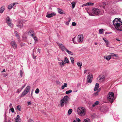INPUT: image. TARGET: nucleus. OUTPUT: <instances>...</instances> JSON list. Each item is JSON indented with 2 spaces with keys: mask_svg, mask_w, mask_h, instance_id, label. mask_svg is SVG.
Returning a JSON list of instances; mask_svg holds the SVG:
<instances>
[{
  "mask_svg": "<svg viewBox=\"0 0 122 122\" xmlns=\"http://www.w3.org/2000/svg\"><path fill=\"white\" fill-rule=\"evenodd\" d=\"M113 23L115 28L117 30L122 31V22L117 18H115L113 21Z\"/></svg>",
  "mask_w": 122,
  "mask_h": 122,
  "instance_id": "1",
  "label": "nucleus"
},
{
  "mask_svg": "<svg viewBox=\"0 0 122 122\" xmlns=\"http://www.w3.org/2000/svg\"><path fill=\"white\" fill-rule=\"evenodd\" d=\"M87 12L89 15L92 16H95L101 14L100 10L95 8H93L89 12L87 11Z\"/></svg>",
  "mask_w": 122,
  "mask_h": 122,
  "instance_id": "2",
  "label": "nucleus"
},
{
  "mask_svg": "<svg viewBox=\"0 0 122 122\" xmlns=\"http://www.w3.org/2000/svg\"><path fill=\"white\" fill-rule=\"evenodd\" d=\"M86 110L84 107H80L77 109V114L81 116H84L86 114Z\"/></svg>",
  "mask_w": 122,
  "mask_h": 122,
  "instance_id": "3",
  "label": "nucleus"
},
{
  "mask_svg": "<svg viewBox=\"0 0 122 122\" xmlns=\"http://www.w3.org/2000/svg\"><path fill=\"white\" fill-rule=\"evenodd\" d=\"M70 98L67 95L65 96L60 101V106L61 107H63L65 104H67L69 101Z\"/></svg>",
  "mask_w": 122,
  "mask_h": 122,
  "instance_id": "4",
  "label": "nucleus"
},
{
  "mask_svg": "<svg viewBox=\"0 0 122 122\" xmlns=\"http://www.w3.org/2000/svg\"><path fill=\"white\" fill-rule=\"evenodd\" d=\"M114 96V94L113 92H110L108 94L107 99L111 103H112L115 99Z\"/></svg>",
  "mask_w": 122,
  "mask_h": 122,
  "instance_id": "5",
  "label": "nucleus"
},
{
  "mask_svg": "<svg viewBox=\"0 0 122 122\" xmlns=\"http://www.w3.org/2000/svg\"><path fill=\"white\" fill-rule=\"evenodd\" d=\"M56 43L58 45L59 48L61 49L62 51H66L67 48L62 44L58 42H57Z\"/></svg>",
  "mask_w": 122,
  "mask_h": 122,
  "instance_id": "6",
  "label": "nucleus"
},
{
  "mask_svg": "<svg viewBox=\"0 0 122 122\" xmlns=\"http://www.w3.org/2000/svg\"><path fill=\"white\" fill-rule=\"evenodd\" d=\"M83 35H79L77 38V40L78 43H81L83 41Z\"/></svg>",
  "mask_w": 122,
  "mask_h": 122,
  "instance_id": "7",
  "label": "nucleus"
},
{
  "mask_svg": "<svg viewBox=\"0 0 122 122\" xmlns=\"http://www.w3.org/2000/svg\"><path fill=\"white\" fill-rule=\"evenodd\" d=\"M92 78L93 76L92 74H90L87 77V82L91 83L92 82Z\"/></svg>",
  "mask_w": 122,
  "mask_h": 122,
  "instance_id": "8",
  "label": "nucleus"
},
{
  "mask_svg": "<svg viewBox=\"0 0 122 122\" xmlns=\"http://www.w3.org/2000/svg\"><path fill=\"white\" fill-rule=\"evenodd\" d=\"M10 44L14 49H15L17 48V45L15 41H11L10 43Z\"/></svg>",
  "mask_w": 122,
  "mask_h": 122,
  "instance_id": "9",
  "label": "nucleus"
},
{
  "mask_svg": "<svg viewBox=\"0 0 122 122\" xmlns=\"http://www.w3.org/2000/svg\"><path fill=\"white\" fill-rule=\"evenodd\" d=\"M18 4L17 2L14 3H12L9 5L8 6V8L9 10L11 9L15 5Z\"/></svg>",
  "mask_w": 122,
  "mask_h": 122,
  "instance_id": "10",
  "label": "nucleus"
},
{
  "mask_svg": "<svg viewBox=\"0 0 122 122\" xmlns=\"http://www.w3.org/2000/svg\"><path fill=\"white\" fill-rule=\"evenodd\" d=\"M56 15V13L55 12H53L50 14H47L46 17L48 18H50Z\"/></svg>",
  "mask_w": 122,
  "mask_h": 122,
  "instance_id": "11",
  "label": "nucleus"
},
{
  "mask_svg": "<svg viewBox=\"0 0 122 122\" xmlns=\"http://www.w3.org/2000/svg\"><path fill=\"white\" fill-rule=\"evenodd\" d=\"M99 81L102 82L104 81L105 80V77L104 76H99L98 78Z\"/></svg>",
  "mask_w": 122,
  "mask_h": 122,
  "instance_id": "12",
  "label": "nucleus"
},
{
  "mask_svg": "<svg viewBox=\"0 0 122 122\" xmlns=\"http://www.w3.org/2000/svg\"><path fill=\"white\" fill-rule=\"evenodd\" d=\"M15 122H21V119L19 115H17L16 117L15 118Z\"/></svg>",
  "mask_w": 122,
  "mask_h": 122,
  "instance_id": "13",
  "label": "nucleus"
},
{
  "mask_svg": "<svg viewBox=\"0 0 122 122\" xmlns=\"http://www.w3.org/2000/svg\"><path fill=\"white\" fill-rule=\"evenodd\" d=\"M5 21L6 22L7 24L11 22V20L8 16L6 18Z\"/></svg>",
  "mask_w": 122,
  "mask_h": 122,
  "instance_id": "14",
  "label": "nucleus"
},
{
  "mask_svg": "<svg viewBox=\"0 0 122 122\" xmlns=\"http://www.w3.org/2000/svg\"><path fill=\"white\" fill-rule=\"evenodd\" d=\"M61 62H58V63L59 65L61 67H62L65 64V63L63 62V60H61Z\"/></svg>",
  "mask_w": 122,
  "mask_h": 122,
  "instance_id": "15",
  "label": "nucleus"
},
{
  "mask_svg": "<svg viewBox=\"0 0 122 122\" xmlns=\"http://www.w3.org/2000/svg\"><path fill=\"white\" fill-rule=\"evenodd\" d=\"M28 92L27 91L24 90L23 92L21 94L20 97H23L24 96L26 95Z\"/></svg>",
  "mask_w": 122,
  "mask_h": 122,
  "instance_id": "16",
  "label": "nucleus"
},
{
  "mask_svg": "<svg viewBox=\"0 0 122 122\" xmlns=\"http://www.w3.org/2000/svg\"><path fill=\"white\" fill-rule=\"evenodd\" d=\"M57 9L58 12L59 13L61 14H65V13H64V11L63 10H62L61 9L59 8H57Z\"/></svg>",
  "mask_w": 122,
  "mask_h": 122,
  "instance_id": "17",
  "label": "nucleus"
},
{
  "mask_svg": "<svg viewBox=\"0 0 122 122\" xmlns=\"http://www.w3.org/2000/svg\"><path fill=\"white\" fill-rule=\"evenodd\" d=\"M30 36L34 39L35 42L37 41V39L35 35L33 34H31L30 35Z\"/></svg>",
  "mask_w": 122,
  "mask_h": 122,
  "instance_id": "18",
  "label": "nucleus"
},
{
  "mask_svg": "<svg viewBox=\"0 0 122 122\" xmlns=\"http://www.w3.org/2000/svg\"><path fill=\"white\" fill-rule=\"evenodd\" d=\"M104 58L107 61H109L111 58V56L110 55L105 56H104Z\"/></svg>",
  "mask_w": 122,
  "mask_h": 122,
  "instance_id": "19",
  "label": "nucleus"
},
{
  "mask_svg": "<svg viewBox=\"0 0 122 122\" xmlns=\"http://www.w3.org/2000/svg\"><path fill=\"white\" fill-rule=\"evenodd\" d=\"M99 87V84L98 83H97L95 85V87L94 90V91H96L97 90Z\"/></svg>",
  "mask_w": 122,
  "mask_h": 122,
  "instance_id": "20",
  "label": "nucleus"
},
{
  "mask_svg": "<svg viewBox=\"0 0 122 122\" xmlns=\"http://www.w3.org/2000/svg\"><path fill=\"white\" fill-rule=\"evenodd\" d=\"M5 10V7L4 6H2L0 8V13H2Z\"/></svg>",
  "mask_w": 122,
  "mask_h": 122,
  "instance_id": "21",
  "label": "nucleus"
},
{
  "mask_svg": "<svg viewBox=\"0 0 122 122\" xmlns=\"http://www.w3.org/2000/svg\"><path fill=\"white\" fill-rule=\"evenodd\" d=\"M66 51L67 52L69 55H74V54L72 52L69 51L67 49L66 50Z\"/></svg>",
  "mask_w": 122,
  "mask_h": 122,
  "instance_id": "22",
  "label": "nucleus"
},
{
  "mask_svg": "<svg viewBox=\"0 0 122 122\" xmlns=\"http://www.w3.org/2000/svg\"><path fill=\"white\" fill-rule=\"evenodd\" d=\"M76 37H75L72 39V41H73V42L75 44L78 43V41H76Z\"/></svg>",
  "mask_w": 122,
  "mask_h": 122,
  "instance_id": "23",
  "label": "nucleus"
},
{
  "mask_svg": "<svg viewBox=\"0 0 122 122\" xmlns=\"http://www.w3.org/2000/svg\"><path fill=\"white\" fill-rule=\"evenodd\" d=\"M30 86H27L24 90L28 92L30 89Z\"/></svg>",
  "mask_w": 122,
  "mask_h": 122,
  "instance_id": "24",
  "label": "nucleus"
},
{
  "mask_svg": "<svg viewBox=\"0 0 122 122\" xmlns=\"http://www.w3.org/2000/svg\"><path fill=\"white\" fill-rule=\"evenodd\" d=\"M77 64L78 66L80 67V68H81L82 65L81 62H78L77 63Z\"/></svg>",
  "mask_w": 122,
  "mask_h": 122,
  "instance_id": "25",
  "label": "nucleus"
},
{
  "mask_svg": "<svg viewBox=\"0 0 122 122\" xmlns=\"http://www.w3.org/2000/svg\"><path fill=\"white\" fill-rule=\"evenodd\" d=\"M64 61L65 62L64 63H65V64L66 63H68L69 62L68 59L66 57H65Z\"/></svg>",
  "mask_w": 122,
  "mask_h": 122,
  "instance_id": "26",
  "label": "nucleus"
},
{
  "mask_svg": "<svg viewBox=\"0 0 122 122\" xmlns=\"http://www.w3.org/2000/svg\"><path fill=\"white\" fill-rule=\"evenodd\" d=\"M90 120L88 118H86L84 119L83 122H90Z\"/></svg>",
  "mask_w": 122,
  "mask_h": 122,
  "instance_id": "27",
  "label": "nucleus"
},
{
  "mask_svg": "<svg viewBox=\"0 0 122 122\" xmlns=\"http://www.w3.org/2000/svg\"><path fill=\"white\" fill-rule=\"evenodd\" d=\"M94 4V3L91 2H87L86 3V5L92 6Z\"/></svg>",
  "mask_w": 122,
  "mask_h": 122,
  "instance_id": "28",
  "label": "nucleus"
},
{
  "mask_svg": "<svg viewBox=\"0 0 122 122\" xmlns=\"http://www.w3.org/2000/svg\"><path fill=\"white\" fill-rule=\"evenodd\" d=\"M16 26L19 28H21L23 26V24L22 23H20L19 24L17 25Z\"/></svg>",
  "mask_w": 122,
  "mask_h": 122,
  "instance_id": "29",
  "label": "nucleus"
},
{
  "mask_svg": "<svg viewBox=\"0 0 122 122\" xmlns=\"http://www.w3.org/2000/svg\"><path fill=\"white\" fill-rule=\"evenodd\" d=\"M9 26L10 28H13L14 26V25L13 24H12L11 22H10L9 23V24H7Z\"/></svg>",
  "mask_w": 122,
  "mask_h": 122,
  "instance_id": "30",
  "label": "nucleus"
},
{
  "mask_svg": "<svg viewBox=\"0 0 122 122\" xmlns=\"http://www.w3.org/2000/svg\"><path fill=\"white\" fill-rule=\"evenodd\" d=\"M67 86V84L66 83H64V85L62 86H61V89H63L65 87H66Z\"/></svg>",
  "mask_w": 122,
  "mask_h": 122,
  "instance_id": "31",
  "label": "nucleus"
},
{
  "mask_svg": "<svg viewBox=\"0 0 122 122\" xmlns=\"http://www.w3.org/2000/svg\"><path fill=\"white\" fill-rule=\"evenodd\" d=\"M99 102L98 101H96L95 102V103L94 104H93L92 106L93 107H94L96 105H97L99 104Z\"/></svg>",
  "mask_w": 122,
  "mask_h": 122,
  "instance_id": "32",
  "label": "nucleus"
},
{
  "mask_svg": "<svg viewBox=\"0 0 122 122\" xmlns=\"http://www.w3.org/2000/svg\"><path fill=\"white\" fill-rule=\"evenodd\" d=\"M71 19L70 18L69 19V20L68 21H66L65 22V24L67 25H68L69 24V22L71 21Z\"/></svg>",
  "mask_w": 122,
  "mask_h": 122,
  "instance_id": "33",
  "label": "nucleus"
},
{
  "mask_svg": "<svg viewBox=\"0 0 122 122\" xmlns=\"http://www.w3.org/2000/svg\"><path fill=\"white\" fill-rule=\"evenodd\" d=\"M71 4L72 7V8H73L75 6L76 3L75 2H73L71 3Z\"/></svg>",
  "mask_w": 122,
  "mask_h": 122,
  "instance_id": "34",
  "label": "nucleus"
},
{
  "mask_svg": "<svg viewBox=\"0 0 122 122\" xmlns=\"http://www.w3.org/2000/svg\"><path fill=\"white\" fill-rule=\"evenodd\" d=\"M99 92V91H98V92H96V93H95L94 94H92V96H93V97H95V96H97L98 95V92Z\"/></svg>",
  "mask_w": 122,
  "mask_h": 122,
  "instance_id": "35",
  "label": "nucleus"
},
{
  "mask_svg": "<svg viewBox=\"0 0 122 122\" xmlns=\"http://www.w3.org/2000/svg\"><path fill=\"white\" fill-rule=\"evenodd\" d=\"M72 92L71 90H70L68 91H66V94H69L70 93H71Z\"/></svg>",
  "mask_w": 122,
  "mask_h": 122,
  "instance_id": "36",
  "label": "nucleus"
},
{
  "mask_svg": "<svg viewBox=\"0 0 122 122\" xmlns=\"http://www.w3.org/2000/svg\"><path fill=\"white\" fill-rule=\"evenodd\" d=\"M72 112V110L71 109H70L68 111V114H70Z\"/></svg>",
  "mask_w": 122,
  "mask_h": 122,
  "instance_id": "37",
  "label": "nucleus"
},
{
  "mask_svg": "<svg viewBox=\"0 0 122 122\" xmlns=\"http://www.w3.org/2000/svg\"><path fill=\"white\" fill-rule=\"evenodd\" d=\"M21 90H22L21 88L18 89L17 90L16 92L17 93H19Z\"/></svg>",
  "mask_w": 122,
  "mask_h": 122,
  "instance_id": "38",
  "label": "nucleus"
},
{
  "mask_svg": "<svg viewBox=\"0 0 122 122\" xmlns=\"http://www.w3.org/2000/svg\"><path fill=\"white\" fill-rule=\"evenodd\" d=\"M17 109L19 110V111H21V107L20 106L18 105L17 106Z\"/></svg>",
  "mask_w": 122,
  "mask_h": 122,
  "instance_id": "39",
  "label": "nucleus"
},
{
  "mask_svg": "<svg viewBox=\"0 0 122 122\" xmlns=\"http://www.w3.org/2000/svg\"><path fill=\"white\" fill-rule=\"evenodd\" d=\"M20 75L21 77H22L23 76V71L21 70H20Z\"/></svg>",
  "mask_w": 122,
  "mask_h": 122,
  "instance_id": "40",
  "label": "nucleus"
},
{
  "mask_svg": "<svg viewBox=\"0 0 122 122\" xmlns=\"http://www.w3.org/2000/svg\"><path fill=\"white\" fill-rule=\"evenodd\" d=\"M70 59L71 61V62L73 63H74V59L73 58L71 57L70 58Z\"/></svg>",
  "mask_w": 122,
  "mask_h": 122,
  "instance_id": "41",
  "label": "nucleus"
},
{
  "mask_svg": "<svg viewBox=\"0 0 122 122\" xmlns=\"http://www.w3.org/2000/svg\"><path fill=\"white\" fill-rule=\"evenodd\" d=\"M39 92V90L38 88H37L35 91V93L36 94H38Z\"/></svg>",
  "mask_w": 122,
  "mask_h": 122,
  "instance_id": "42",
  "label": "nucleus"
},
{
  "mask_svg": "<svg viewBox=\"0 0 122 122\" xmlns=\"http://www.w3.org/2000/svg\"><path fill=\"white\" fill-rule=\"evenodd\" d=\"M29 33L30 34H33L34 33V32L33 30H30L29 32Z\"/></svg>",
  "mask_w": 122,
  "mask_h": 122,
  "instance_id": "43",
  "label": "nucleus"
},
{
  "mask_svg": "<svg viewBox=\"0 0 122 122\" xmlns=\"http://www.w3.org/2000/svg\"><path fill=\"white\" fill-rule=\"evenodd\" d=\"M103 31V30L102 29H100L99 30V33L100 34H101L102 33Z\"/></svg>",
  "mask_w": 122,
  "mask_h": 122,
  "instance_id": "44",
  "label": "nucleus"
},
{
  "mask_svg": "<svg viewBox=\"0 0 122 122\" xmlns=\"http://www.w3.org/2000/svg\"><path fill=\"white\" fill-rule=\"evenodd\" d=\"M110 54L111 55H110L111 56H111H116V55L114 53H110Z\"/></svg>",
  "mask_w": 122,
  "mask_h": 122,
  "instance_id": "45",
  "label": "nucleus"
},
{
  "mask_svg": "<svg viewBox=\"0 0 122 122\" xmlns=\"http://www.w3.org/2000/svg\"><path fill=\"white\" fill-rule=\"evenodd\" d=\"M76 23L75 22H73L72 23V25L73 26H76Z\"/></svg>",
  "mask_w": 122,
  "mask_h": 122,
  "instance_id": "46",
  "label": "nucleus"
},
{
  "mask_svg": "<svg viewBox=\"0 0 122 122\" xmlns=\"http://www.w3.org/2000/svg\"><path fill=\"white\" fill-rule=\"evenodd\" d=\"M40 49L39 48H38L37 50V53H38L39 54H40Z\"/></svg>",
  "mask_w": 122,
  "mask_h": 122,
  "instance_id": "47",
  "label": "nucleus"
},
{
  "mask_svg": "<svg viewBox=\"0 0 122 122\" xmlns=\"http://www.w3.org/2000/svg\"><path fill=\"white\" fill-rule=\"evenodd\" d=\"M103 40L107 44L108 43V42L107 40H106L104 38H103Z\"/></svg>",
  "mask_w": 122,
  "mask_h": 122,
  "instance_id": "48",
  "label": "nucleus"
},
{
  "mask_svg": "<svg viewBox=\"0 0 122 122\" xmlns=\"http://www.w3.org/2000/svg\"><path fill=\"white\" fill-rule=\"evenodd\" d=\"M28 122H34L32 119H29Z\"/></svg>",
  "mask_w": 122,
  "mask_h": 122,
  "instance_id": "49",
  "label": "nucleus"
},
{
  "mask_svg": "<svg viewBox=\"0 0 122 122\" xmlns=\"http://www.w3.org/2000/svg\"><path fill=\"white\" fill-rule=\"evenodd\" d=\"M16 36L17 37L18 39V41L20 40V37L19 36V35H17V36Z\"/></svg>",
  "mask_w": 122,
  "mask_h": 122,
  "instance_id": "50",
  "label": "nucleus"
},
{
  "mask_svg": "<svg viewBox=\"0 0 122 122\" xmlns=\"http://www.w3.org/2000/svg\"><path fill=\"white\" fill-rule=\"evenodd\" d=\"M76 120L78 122H80L81 121V120L78 118H76Z\"/></svg>",
  "mask_w": 122,
  "mask_h": 122,
  "instance_id": "51",
  "label": "nucleus"
},
{
  "mask_svg": "<svg viewBox=\"0 0 122 122\" xmlns=\"http://www.w3.org/2000/svg\"><path fill=\"white\" fill-rule=\"evenodd\" d=\"M10 110L12 112H14V108H10Z\"/></svg>",
  "mask_w": 122,
  "mask_h": 122,
  "instance_id": "52",
  "label": "nucleus"
},
{
  "mask_svg": "<svg viewBox=\"0 0 122 122\" xmlns=\"http://www.w3.org/2000/svg\"><path fill=\"white\" fill-rule=\"evenodd\" d=\"M18 33L17 32V31H15V35L16 36H17V35H18Z\"/></svg>",
  "mask_w": 122,
  "mask_h": 122,
  "instance_id": "53",
  "label": "nucleus"
},
{
  "mask_svg": "<svg viewBox=\"0 0 122 122\" xmlns=\"http://www.w3.org/2000/svg\"><path fill=\"white\" fill-rule=\"evenodd\" d=\"M27 103H28V105H30L31 104V103L30 102H27Z\"/></svg>",
  "mask_w": 122,
  "mask_h": 122,
  "instance_id": "54",
  "label": "nucleus"
},
{
  "mask_svg": "<svg viewBox=\"0 0 122 122\" xmlns=\"http://www.w3.org/2000/svg\"><path fill=\"white\" fill-rule=\"evenodd\" d=\"M56 83L57 84H60V82L59 81H56Z\"/></svg>",
  "mask_w": 122,
  "mask_h": 122,
  "instance_id": "55",
  "label": "nucleus"
},
{
  "mask_svg": "<svg viewBox=\"0 0 122 122\" xmlns=\"http://www.w3.org/2000/svg\"><path fill=\"white\" fill-rule=\"evenodd\" d=\"M9 107L10 108H13L12 107V104L10 103V105H9Z\"/></svg>",
  "mask_w": 122,
  "mask_h": 122,
  "instance_id": "56",
  "label": "nucleus"
},
{
  "mask_svg": "<svg viewBox=\"0 0 122 122\" xmlns=\"http://www.w3.org/2000/svg\"><path fill=\"white\" fill-rule=\"evenodd\" d=\"M25 84L24 86H23L21 88H20L22 90L25 87Z\"/></svg>",
  "mask_w": 122,
  "mask_h": 122,
  "instance_id": "57",
  "label": "nucleus"
},
{
  "mask_svg": "<svg viewBox=\"0 0 122 122\" xmlns=\"http://www.w3.org/2000/svg\"><path fill=\"white\" fill-rule=\"evenodd\" d=\"M103 6H102V7L103 8H105V5L104 3H103Z\"/></svg>",
  "mask_w": 122,
  "mask_h": 122,
  "instance_id": "58",
  "label": "nucleus"
},
{
  "mask_svg": "<svg viewBox=\"0 0 122 122\" xmlns=\"http://www.w3.org/2000/svg\"><path fill=\"white\" fill-rule=\"evenodd\" d=\"M86 6V3L82 5V7H83V6Z\"/></svg>",
  "mask_w": 122,
  "mask_h": 122,
  "instance_id": "59",
  "label": "nucleus"
},
{
  "mask_svg": "<svg viewBox=\"0 0 122 122\" xmlns=\"http://www.w3.org/2000/svg\"><path fill=\"white\" fill-rule=\"evenodd\" d=\"M7 75H8V74H7V73L5 74L4 75V76L5 77L6 76H7Z\"/></svg>",
  "mask_w": 122,
  "mask_h": 122,
  "instance_id": "60",
  "label": "nucleus"
},
{
  "mask_svg": "<svg viewBox=\"0 0 122 122\" xmlns=\"http://www.w3.org/2000/svg\"><path fill=\"white\" fill-rule=\"evenodd\" d=\"M86 71H87V70H85L84 72V73H86Z\"/></svg>",
  "mask_w": 122,
  "mask_h": 122,
  "instance_id": "61",
  "label": "nucleus"
},
{
  "mask_svg": "<svg viewBox=\"0 0 122 122\" xmlns=\"http://www.w3.org/2000/svg\"><path fill=\"white\" fill-rule=\"evenodd\" d=\"M5 69H4L3 70V71H1V72H5Z\"/></svg>",
  "mask_w": 122,
  "mask_h": 122,
  "instance_id": "62",
  "label": "nucleus"
},
{
  "mask_svg": "<svg viewBox=\"0 0 122 122\" xmlns=\"http://www.w3.org/2000/svg\"><path fill=\"white\" fill-rule=\"evenodd\" d=\"M32 92H33L32 91L31 93V97H32L33 98V97L32 96Z\"/></svg>",
  "mask_w": 122,
  "mask_h": 122,
  "instance_id": "63",
  "label": "nucleus"
},
{
  "mask_svg": "<svg viewBox=\"0 0 122 122\" xmlns=\"http://www.w3.org/2000/svg\"><path fill=\"white\" fill-rule=\"evenodd\" d=\"M116 40L117 41H120V40L118 39H116Z\"/></svg>",
  "mask_w": 122,
  "mask_h": 122,
  "instance_id": "64",
  "label": "nucleus"
}]
</instances>
